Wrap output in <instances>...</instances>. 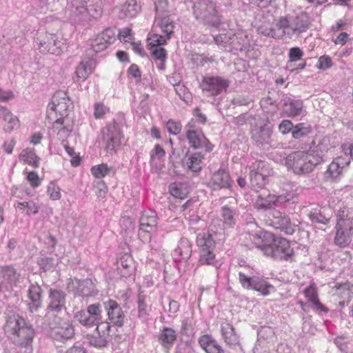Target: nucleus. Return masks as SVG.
Segmentation results:
<instances>
[{
  "instance_id": "nucleus-1",
  "label": "nucleus",
  "mask_w": 353,
  "mask_h": 353,
  "mask_svg": "<svg viewBox=\"0 0 353 353\" xmlns=\"http://www.w3.org/2000/svg\"><path fill=\"white\" fill-rule=\"evenodd\" d=\"M69 19L74 24L84 25L102 12V0H69Z\"/></svg>"
},
{
  "instance_id": "nucleus-2",
  "label": "nucleus",
  "mask_w": 353,
  "mask_h": 353,
  "mask_svg": "<svg viewBox=\"0 0 353 353\" xmlns=\"http://www.w3.org/2000/svg\"><path fill=\"white\" fill-rule=\"evenodd\" d=\"M323 161L319 155L304 151H296L290 153L285 159V165L289 170L295 174H306Z\"/></svg>"
},
{
  "instance_id": "nucleus-3",
  "label": "nucleus",
  "mask_w": 353,
  "mask_h": 353,
  "mask_svg": "<svg viewBox=\"0 0 353 353\" xmlns=\"http://www.w3.org/2000/svg\"><path fill=\"white\" fill-rule=\"evenodd\" d=\"M157 26L160 28L165 36L159 34H151L148 40V44L154 48L151 49V54L153 59L165 62L167 59V52L165 48L159 47L166 43L170 39L174 32V23L173 21L168 17L159 19L157 21Z\"/></svg>"
},
{
  "instance_id": "nucleus-4",
  "label": "nucleus",
  "mask_w": 353,
  "mask_h": 353,
  "mask_svg": "<svg viewBox=\"0 0 353 353\" xmlns=\"http://www.w3.org/2000/svg\"><path fill=\"white\" fill-rule=\"evenodd\" d=\"M334 243L342 248L348 247L353 239V214L345 207L337 212Z\"/></svg>"
},
{
  "instance_id": "nucleus-5",
  "label": "nucleus",
  "mask_w": 353,
  "mask_h": 353,
  "mask_svg": "<svg viewBox=\"0 0 353 353\" xmlns=\"http://www.w3.org/2000/svg\"><path fill=\"white\" fill-rule=\"evenodd\" d=\"M196 243L199 248L200 265H212L219 269V262L216 259L214 254L215 242L210 233H200L197 235Z\"/></svg>"
},
{
  "instance_id": "nucleus-6",
  "label": "nucleus",
  "mask_w": 353,
  "mask_h": 353,
  "mask_svg": "<svg viewBox=\"0 0 353 353\" xmlns=\"http://www.w3.org/2000/svg\"><path fill=\"white\" fill-rule=\"evenodd\" d=\"M192 8L196 19L212 26L219 25L221 21L217 14L216 6L212 1L194 0Z\"/></svg>"
},
{
  "instance_id": "nucleus-7",
  "label": "nucleus",
  "mask_w": 353,
  "mask_h": 353,
  "mask_svg": "<svg viewBox=\"0 0 353 353\" xmlns=\"http://www.w3.org/2000/svg\"><path fill=\"white\" fill-rule=\"evenodd\" d=\"M276 27L282 30L283 34L289 37L300 34L308 28L307 19L303 14L297 16L287 15L280 18Z\"/></svg>"
},
{
  "instance_id": "nucleus-8",
  "label": "nucleus",
  "mask_w": 353,
  "mask_h": 353,
  "mask_svg": "<svg viewBox=\"0 0 353 353\" xmlns=\"http://www.w3.org/2000/svg\"><path fill=\"white\" fill-rule=\"evenodd\" d=\"M72 103L67 94L63 91L57 92L52 98V102L48 107L50 110L59 113L61 117L55 120L53 123V129L59 131H68L63 126L64 119L63 117L68 114V110Z\"/></svg>"
},
{
  "instance_id": "nucleus-9",
  "label": "nucleus",
  "mask_w": 353,
  "mask_h": 353,
  "mask_svg": "<svg viewBox=\"0 0 353 353\" xmlns=\"http://www.w3.org/2000/svg\"><path fill=\"white\" fill-rule=\"evenodd\" d=\"M35 43L41 53L59 55L61 52L60 41L55 34L39 30L35 37Z\"/></svg>"
},
{
  "instance_id": "nucleus-10",
  "label": "nucleus",
  "mask_w": 353,
  "mask_h": 353,
  "mask_svg": "<svg viewBox=\"0 0 353 353\" xmlns=\"http://www.w3.org/2000/svg\"><path fill=\"white\" fill-rule=\"evenodd\" d=\"M272 239L273 243L264 248V254L276 260H288L293 254L290 242L282 237Z\"/></svg>"
},
{
  "instance_id": "nucleus-11",
  "label": "nucleus",
  "mask_w": 353,
  "mask_h": 353,
  "mask_svg": "<svg viewBox=\"0 0 353 353\" xmlns=\"http://www.w3.org/2000/svg\"><path fill=\"white\" fill-rule=\"evenodd\" d=\"M185 137L190 147L194 149L204 148L206 152H211L214 145L204 135L202 130L194 123H188L185 128Z\"/></svg>"
},
{
  "instance_id": "nucleus-12",
  "label": "nucleus",
  "mask_w": 353,
  "mask_h": 353,
  "mask_svg": "<svg viewBox=\"0 0 353 353\" xmlns=\"http://www.w3.org/2000/svg\"><path fill=\"white\" fill-rule=\"evenodd\" d=\"M19 274L11 266L0 268V298L1 294L4 298L9 296L13 288L16 286Z\"/></svg>"
},
{
  "instance_id": "nucleus-13",
  "label": "nucleus",
  "mask_w": 353,
  "mask_h": 353,
  "mask_svg": "<svg viewBox=\"0 0 353 353\" xmlns=\"http://www.w3.org/2000/svg\"><path fill=\"white\" fill-rule=\"evenodd\" d=\"M271 170L264 161H256L251 166L250 173V185L254 190L263 188L267 183Z\"/></svg>"
},
{
  "instance_id": "nucleus-14",
  "label": "nucleus",
  "mask_w": 353,
  "mask_h": 353,
  "mask_svg": "<svg viewBox=\"0 0 353 353\" xmlns=\"http://www.w3.org/2000/svg\"><path fill=\"white\" fill-rule=\"evenodd\" d=\"M158 217L155 211L149 210L142 213L139 220V236L143 241L151 239L150 234L156 231Z\"/></svg>"
},
{
  "instance_id": "nucleus-15",
  "label": "nucleus",
  "mask_w": 353,
  "mask_h": 353,
  "mask_svg": "<svg viewBox=\"0 0 353 353\" xmlns=\"http://www.w3.org/2000/svg\"><path fill=\"white\" fill-rule=\"evenodd\" d=\"M228 87V81L219 76H205L200 83V88L203 92L212 97L220 94Z\"/></svg>"
},
{
  "instance_id": "nucleus-16",
  "label": "nucleus",
  "mask_w": 353,
  "mask_h": 353,
  "mask_svg": "<svg viewBox=\"0 0 353 353\" xmlns=\"http://www.w3.org/2000/svg\"><path fill=\"white\" fill-rule=\"evenodd\" d=\"M239 279L242 287L258 291L263 296L270 294L274 290V286L266 281L256 276H248L241 272L239 273Z\"/></svg>"
},
{
  "instance_id": "nucleus-17",
  "label": "nucleus",
  "mask_w": 353,
  "mask_h": 353,
  "mask_svg": "<svg viewBox=\"0 0 353 353\" xmlns=\"http://www.w3.org/2000/svg\"><path fill=\"white\" fill-rule=\"evenodd\" d=\"M102 140L107 152L116 151L121 144V131L115 123L109 124L102 130Z\"/></svg>"
},
{
  "instance_id": "nucleus-18",
  "label": "nucleus",
  "mask_w": 353,
  "mask_h": 353,
  "mask_svg": "<svg viewBox=\"0 0 353 353\" xmlns=\"http://www.w3.org/2000/svg\"><path fill=\"white\" fill-rule=\"evenodd\" d=\"M110 323L101 322L97 327V334L87 336L88 343L97 348L106 347L111 340L110 334Z\"/></svg>"
},
{
  "instance_id": "nucleus-19",
  "label": "nucleus",
  "mask_w": 353,
  "mask_h": 353,
  "mask_svg": "<svg viewBox=\"0 0 353 353\" xmlns=\"http://www.w3.org/2000/svg\"><path fill=\"white\" fill-rule=\"evenodd\" d=\"M272 214V217L270 220L271 226L286 234L291 235L294 234L296 225L291 222L287 214L278 210H273Z\"/></svg>"
},
{
  "instance_id": "nucleus-20",
  "label": "nucleus",
  "mask_w": 353,
  "mask_h": 353,
  "mask_svg": "<svg viewBox=\"0 0 353 353\" xmlns=\"http://www.w3.org/2000/svg\"><path fill=\"white\" fill-rule=\"evenodd\" d=\"M103 304L110 323L118 327L122 326L125 319V314L120 305L112 299H109Z\"/></svg>"
},
{
  "instance_id": "nucleus-21",
  "label": "nucleus",
  "mask_w": 353,
  "mask_h": 353,
  "mask_svg": "<svg viewBox=\"0 0 353 353\" xmlns=\"http://www.w3.org/2000/svg\"><path fill=\"white\" fill-rule=\"evenodd\" d=\"M350 163V159L342 156L338 157L328 165L325 172V177L327 181L338 180L342 175L343 168Z\"/></svg>"
},
{
  "instance_id": "nucleus-22",
  "label": "nucleus",
  "mask_w": 353,
  "mask_h": 353,
  "mask_svg": "<svg viewBox=\"0 0 353 353\" xmlns=\"http://www.w3.org/2000/svg\"><path fill=\"white\" fill-rule=\"evenodd\" d=\"M204 154L200 152H186L182 161L184 168L193 172H200L203 168Z\"/></svg>"
},
{
  "instance_id": "nucleus-23",
  "label": "nucleus",
  "mask_w": 353,
  "mask_h": 353,
  "mask_svg": "<svg viewBox=\"0 0 353 353\" xmlns=\"http://www.w3.org/2000/svg\"><path fill=\"white\" fill-rule=\"evenodd\" d=\"M65 293L60 290L50 288L49 290V303L48 310L59 312L65 310Z\"/></svg>"
},
{
  "instance_id": "nucleus-24",
  "label": "nucleus",
  "mask_w": 353,
  "mask_h": 353,
  "mask_svg": "<svg viewBox=\"0 0 353 353\" xmlns=\"http://www.w3.org/2000/svg\"><path fill=\"white\" fill-rule=\"evenodd\" d=\"M34 336V329L31 325L26 323L11 338L16 345L21 347H28L31 345Z\"/></svg>"
},
{
  "instance_id": "nucleus-25",
  "label": "nucleus",
  "mask_w": 353,
  "mask_h": 353,
  "mask_svg": "<svg viewBox=\"0 0 353 353\" xmlns=\"http://www.w3.org/2000/svg\"><path fill=\"white\" fill-rule=\"evenodd\" d=\"M115 40L114 30L108 28L99 34L91 43L92 50L95 52L104 50L108 46L112 43Z\"/></svg>"
},
{
  "instance_id": "nucleus-26",
  "label": "nucleus",
  "mask_w": 353,
  "mask_h": 353,
  "mask_svg": "<svg viewBox=\"0 0 353 353\" xmlns=\"http://www.w3.org/2000/svg\"><path fill=\"white\" fill-rule=\"evenodd\" d=\"M272 238L273 235L272 233L263 230H259L254 234H248V239L252 241V242L251 243H246L245 245L250 249L254 248H259L264 252V248L269 245V243L267 242L272 240Z\"/></svg>"
},
{
  "instance_id": "nucleus-27",
  "label": "nucleus",
  "mask_w": 353,
  "mask_h": 353,
  "mask_svg": "<svg viewBox=\"0 0 353 353\" xmlns=\"http://www.w3.org/2000/svg\"><path fill=\"white\" fill-rule=\"evenodd\" d=\"M231 183L232 181L228 172L221 168L212 176L209 185L216 190L221 188H228L231 186Z\"/></svg>"
},
{
  "instance_id": "nucleus-28",
  "label": "nucleus",
  "mask_w": 353,
  "mask_h": 353,
  "mask_svg": "<svg viewBox=\"0 0 353 353\" xmlns=\"http://www.w3.org/2000/svg\"><path fill=\"white\" fill-rule=\"evenodd\" d=\"M42 290L37 283H32L28 290V298L29 299L28 310L30 312H37L41 307Z\"/></svg>"
},
{
  "instance_id": "nucleus-29",
  "label": "nucleus",
  "mask_w": 353,
  "mask_h": 353,
  "mask_svg": "<svg viewBox=\"0 0 353 353\" xmlns=\"http://www.w3.org/2000/svg\"><path fill=\"white\" fill-rule=\"evenodd\" d=\"M332 210L330 208L316 207L312 208L307 216L311 221L316 223L327 225L330 220Z\"/></svg>"
},
{
  "instance_id": "nucleus-30",
  "label": "nucleus",
  "mask_w": 353,
  "mask_h": 353,
  "mask_svg": "<svg viewBox=\"0 0 353 353\" xmlns=\"http://www.w3.org/2000/svg\"><path fill=\"white\" fill-rule=\"evenodd\" d=\"M96 67V61L90 58H84L79 63L75 70L77 81H85L92 73Z\"/></svg>"
},
{
  "instance_id": "nucleus-31",
  "label": "nucleus",
  "mask_w": 353,
  "mask_h": 353,
  "mask_svg": "<svg viewBox=\"0 0 353 353\" xmlns=\"http://www.w3.org/2000/svg\"><path fill=\"white\" fill-rule=\"evenodd\" d=\"M157 339L163 348L168 351L172 347L176 339V332L171 327H164L159 332Z\"/></svg>"
},
{
  "instance_id": "nucleus-32",
  "label": "nucleus",
  "mask_w": 353,
  "mask_h": 353,
  "mask_svg": "<svg viewBox=\"0 0 353 353\" xmlns=\"http://www.w3.org/2000/svg\"><path fill=\"white\" fill-rule=\"evenodd\" d=\"M6 318V321L4 325V330L11 336L16 334L18 330L26 323L24 319L15 313H8Z\"/></svg>"
},
{
  "instance_id": "nucleus-33",
  "label": "nucleus",
  "mask_w": 353,
  "mask_h": 353,
  "mask_svg": "<svg viewBox=\"0 0 353 353\" xmlns=\"http://www.w3.org/2000/svg\"><path fill=\"white\" fill-rule=\"evenodd\" d=\"M198 341L205 353H225L222 347L210 334L200 336Z\"/></svg>"
},
{
  "instance_id": "nucleus-34",
  "label": "nucleus",
  "mask_w": 353,
  "mask_h": 353,
  "mask_svg": "<svg viewBox=\"0 0 353 353\" xmlns=\"http://www.w3.org/2000/svg\"><path fill=\"white\" fill-rule=\"evenodd\" d=\"M192 254V245L186 238H181L177 248L174 251L175 260L186 262Z\"/></svg>"
},
{
  "instance_id": "nucleus-35",
  "label": "nucleus",
  "mask_w": 353,
  "mask_h": 353,
  "mask_svg": "<svg viewBox=\"0 0 353 353\" xmlns=\"http://www.w3.org/2000/svg\"><path fill=\"white\" fill-rule=\"evenodd\" d=\"M271 135L272 130L266 125L255 128L252 131V139L259 146L268 145Z\"/></svg>"
},
{
  "instance_id": "nucleus-36",
  "label": "nucleus",
  "mask_w": 353,
  "mask_h": 353,
  "mask_svg": "<svg viewBox=\"0 0 353 353\" xmlns=\"http://www.w3.org/2000/svg\"><path fill=\"white\" fill-rule=\"evenodd\" d=\"M221 220L224 228H234L238 219V213L235 209L223 205L220 210Z\"/></svg>"
},
{
  "instance_id": "nucleus-37",
  "label": "nucleus",
  "mask_w": 353,
  "mask_h": 353,
  "mask_svg": "<svg viewBox=\"0 0 353 353\" xmlns=\"http://www.w3.org/2000/svg\"><path fill=\"white\" fill-rule=\"evenodd\" d=\"M221 328L222 337L228 345L235 347L239 344V336L236 334L232 324L228 322H223Z\"/></svg>"
},
{
  "instance_id": "nucleus-38",
  "label": "nucleus",
  "mask_w": 353,
  "mask_h": 353,
  "mask_svg": "<svg viewBox=\"0 0 353 353\" xmlns=\"http://www.w3.org/2000/svg\"><path fill=\"white\" fill-rule=\"evenodd\" d=\"M278 197L275 195L268 194L267 195L259 194L257 196L254 207L258 210H268L276 206Z\"/></svg>"
},
{
  "instance_id": "nucleus-39",
  "label": "nucleus",
  "mask_w": 353,
  "mask_h": 353,
  "mask_svg": "<svg viewBox=\"0 0 353 353\" xmlns=\"http://www.w3.org/2000/svg\"><path fill=\"white\" fill-rule=\"evenodd\" d=\"M77 283V294L79 296L88 297L94 296L98 292L94 283L90 279L78 281Z\"/></svg>"
},
{
  "instance_id": "nucleus-40",
  "label": "nucleus",
  "mask_w": 353,
  "mask_h": 353,
  "mask_svg": "<svg viewBox=\"0 0 353 353\" xmlns=\"http://www.w3.org/2000/svg\"><path fill=\"white\" fill-rule=\"evenodd\" d=\"M140 10L141 6L137 0H128L121 6L119 17H134L139 12Z\"/></svg>"
},
{
  "instance_id": "nucleus-41",
  "label": "nucleus",
  "mask_w": 353,
  "mask_h": 353,
  "mask_svg": "<svg viewBox=\"0 0 353 353\" xmlns=\"http://www.w3.org/2000/svg\"><path fill=\"white\" fill-rule=\"evenodd\" d=\"M14 206L21 212L23 214L31 216L37 214L40 209V205L34 200L28 201H19Z\"/></svg>"
},
{
  "instance_id": "nucleus-42",
  "label": "nucleus",
  "mask_w": 353,
  "mask_h": 353,
  "mask_svg": "<svg viewBox=\"0 0 353 353\" xmlns=\"http://www.w3.org/2000/svg\"><path fill=\"white\" fill-rule=\"evenodd\" d=\"M213 39L219 46L224 47L230 46L235 50H238L240 47L239 45L235 43V41L238 39V37L232 34L230 32L225 34H220L214 37Z\"/></svg>"
},
{
  "instance_id": "nucleus-43",
  "label": "nucleus",
  "mask_w": 353,
  "mask_h": 353,
  "mask_svg": "<svg viewBox=\"0 0 353 353\" xmlns=\"http://www.w3.org/2000/svg\"><path fill=\"white\" fill-rule=\"evenodd\" d=\"M304 294L307 301L312 304V307L317 310H324L323 305L320 303L317 291L314 286L310 285L304 290Z\"/></svg>"
},
{
  "instance_id": "nucleus-44",
  "label": "nucleus",
  "mask_w": 353,
  "mask_h": 353,
  "mask_svg": "<svg viewBox=\"0 0 353 353\" xmlns=\"http://www.w3.org/2000/svg\"><path fill=\"white\" fill-rule=\"evenodd\" d=\"M146 299L145 295L139 294L137 299L138 318L142 321L148 320L150 312V307L148 306Z\"/></svg>"
},
{
  "instance_id": "nucleus-45",
  "label": "nucleus",
  "mask_w": 353,
  "mask_h": 353,
  "mask_svg": "<svg viewBox=\"0 0 353 353\" xmlns=\"http://www.w3.org/2000/svg\"><path fill=\"white\" fill-rule=\"evenodd\" d=\"M57 339H69L74 334V330L71 323L65 322L61 326L55 328L53 331Z\"/></svg>"
},
{
  "instance_id": "nucleus-46",
  "label": "nucleus",
  "mask_w": 353,
  "mask_h": 353,
  "mask_svg": "<svg viewBox=\"0 0 353 353\" xmlns=\"http://www.w3.org/2000/svg\"><path fill=\"white\" fill-rule=\"evenodd\" d=\"M19 159L28 165L37 168L39 164V158L32 149L26 148L19 155Z\"/></svg>"
},
{
  "instance_id": "nucleus-47",
  "label": "nucleus",
  "mask_w": 353,
  "mask_h": 353,
  "mask_svg": "<svg viewBox=\"0 0 353 353\" xmlns=\"http://www.w3.org/2000/svg\"><path fill=\"white\" fill-rule=\"evenodd\" d=\"M3 119L5 121L3 130L6 132H11L12 130H16L19 127V119L10 110H8Z\"/></svg>"
},
{
  "instance_id": "nucleus-48",
  "label": "nucleus",
  "mask_w": 353,
  "mask_h": 353,
  "mask_svg": "<svg viewBox=\"0 0 353 353\" xmlns=\"http://www.w3.org/2000/svg\"><path fill=\"white\" fill-rule=\"evenodd\" d=\"M120 271L123 276L127 277L134 270L132 257L128 254H124L120 259Z\"/></svg>"
},
{
  "instance_id": "nucleus-49",
  "label": "nucleus",
  "mask_w": 353,
  "mask_h": 353,
  "mask_svg": "<svg viewBox=\"0 0 353 353\" xmlns=\"http://www.w3.org/2000/svg\"><path fill=\"white\" fill-rule=\"evenodd\" d=\"M285 112L290 117H296L301 114L303 109V102L301 100H290L285 103Z\"/></svg>"
},
{
  "instance_id": "nucleus-50",
  "label": "nucleus",
  "mask_w": 353,
  "mask_h": 353,
  "mask_svg": "<svg viewBox=\"0 0 353 353\" xmlns=\"http://www.w3.org/2000/svg\"><path fill=\"white\" fill-rule=\"evenodd\" d=\"M169 191L170 194L181 199H183L188 194L187 187L181 183H174L170 185Z\"/></svg>"
},
{
  "instance_id": "nucleus-51",
  "label": "nucleus",
  "mask_w": 353,
  "mask_h": 353,
  "mask_svg": "<svg viewBox=\"0 0 353 353\" xmlns=\"http://www.w3.org/2000/svg\"><path fill=\"white\" fill-rule=\"evenodd\" d=\"M332 290H334V294H336L342 299L350 298L352 293L349 283H337L332 288Z\"/></svg>"
},
{
  "instance_id": "nucleus-52",
  "label": "nucleus",
  "mask_w": 353,
  "mask_h": 353,
  "mask_svg": "<svg viewBox=\"0 0 353 353\" xmlns=\"http://www.w3.org/2000/svg\"><path fill=\"white\" fill-rule=\"evenodd\" d=\"M192 204V202L190 200H188L187 202H185L183 206V215L185 216V219L188 220L190 225H194L200 221L199 216L196 214L195 211L192 209L190 210L189 211H187V209Z\"/></svg>"
},
{
  "instance_id": "nucleus-53",
  "label": "nucleus",
  "mask_w": 353,
  "mask_h": 353,
  "mask_svg": "<svg viewBox=\"0 0 353 353\" xmlns=\"http://www.w3.org/2000/svg\"><path fill=\"white\" fill-rule=\"evenodd\" d=\"M311 132V127L305 125L303 123H298L292 130V136L294 139H301Z\"/></svg>"
},
{
  "instance_id": "nucleus-54",
  "label": "nucleus",
  "mask_w": 353,
  "mask_h": 353,
  "mask_svg": "<svg viewBox=\"0 0 353 353\" xmlns=\"http://www.w3.org/2000/svg\"><path fill=\"white\" fill-rule=\"evenodd\" d=\"M88 315L93 319L95 325H98L101 321V310L99 304H91L87 308Z\"/></svg>"
},
{
  "instance_id": "nucleus-55",
  "label": "nucleus",
  "mask_w": 353,
  "mask_h": 353,
  "mask_svg": "<svg viewBox=\"0 0 353 353\" xmlns=\"http://www.w3.org/2000/svg\"><path fill=\"white\" fill-rule=\"evenodd\" d=\"M165 152L163 148L159 144H157L154 149L150 152V164L157 165L164 157Z\"/></svg>"
},
{
  "instance_id": "nucleus-56",
  "label": "nucleus",
  "mask_w": 353,
  "mask_h": 353,
  "mask_svg": "<svg viewBox=\"0 0 353 353\" xmlns=\"http://www.w3.org/2000/svg\"><path fill=\"white\" fill-rule=\"evenodd\" d=\"M88 314L87 311L80 310L75 314L74 318L79 323L84 326L92 327L95 325L93 319Z\"/></svg>"
},
{
  "instance_id": "nucleus-57",
  "label": "nucleus",
  "mask_w": 353,
  "mask_h": 353,
  "mask_svg": "<svg viewBox=\"0 0 353 353\" xmlns=\"http://www.w3.org/2000/svg\"><path fill=\"white\" fill-rule=\"evenodd\" d=\"M91 172L96 178L101 179L110 174V168L107 164L102 163L92 167Z\"/></svg>"
},
{
  "instance_id": "nucleus-58",
  "label": "nucleus",
  "mask_w": 353,
  "mask_h": 353,
  "mask_svg": "<svg viewBox=\"0 0 353 353\" xmlns=\"http://www.w3.org/2000/svg\"><path fill=\"white\" fill-rule=\"evenodd\" d=\"M155 8H156V12H157V16H156V19H155L156 25H157V21L159 19H163V18H165V17L170 19L168 16H165V17L161 16V14L168 11V0H156Z\"/></svg>"
},
{
  "instance_id": "nucleus-59",
  "label": "nucleus",
  "mask_w": 353,
  "mask_h": 353,
  "mask_svg": "<svg viewBox=\"0 0 353 353\" xmlns=\"http://www.w3.org/2000/svg\"><path fill=\"white\" fill-rule=\"evenodd\" d=\"M47 193L50 199L53 201L59 200L61 198L60 188L54 181L49 183L47 187Z\"/></svg>"
},
{
  "instance_id": "nucleus-60",
  "label": "nucleus",
  "mask_w": 353,
  "mask_h": 353,
  "mask_svg": "<svg viewBox=\"0 0 353 353\" xmlns=\"http://www.w3.org/2000/svg\"><path fill=\"white\" fill-rule=\"evenodd\" d=\"M109 112V108L103 103L97 102L94 105V116L96 119H101Z\"/></svg>"
},
{
  "instance_id": "nucleus-61",
  "label": "nucleus",
  "mask_w": 353,
  "mask_h": 353,
  "mask_svg": "<svg viewBox=\"0 0 353 353\" xmlns=\"http://www.w3.org/2000/svg\"><path fill=\"white\" fill-rule=\"evenodd\" d=\"M332 65V59L327 55H323L319 58L316 67L319 70H325L331 68Z\"/></svg>"
},
{
  "instance_id": "nucleus-62",
  "label": "nucleus",
  "mask_w": 353,
  "mask_h": 353,
  "mask_svg": "<svg viewBox=\"0 0 353 353\" xmlns=\"http://www.w3.org/2000/svg\"><path fill=\"white\" fill-rule=\"evenodd\" d=\"M181 124L179 121H175L172 119H170L166 123V128L170 134L176 135L181 130Z\"/></svg>"
},
{
  "instance_id": "nucleus-63",
  "label": "nucleus",
  "mask_w": 353,
  "mask_h": 353,
  "mask_svg": "<svg viewBox=\"0 0 353 353\" xmlns=\"http://www.w3.org/2000/svg\"><path fill=\"white\" fill-rule=\"evenodd\" d=\"M304 53L299 47H294L289 51V63L301 59Z\"/></svg>"
},
{
  "instance_id": "nucleus-64",
  "label": "nucleus",
  "mask_w": 353,
  "mask_h": 353,
  "mask_svg": "<svg viewBox=\"0 0 353 353\" xmlns=\"http://www.w3.org/2000/svg\"><path fill=\"white\" fill-rule=\"evenodd\" d=\"M119 39L121 41L130 42L133 40V36L132 35V29L125 27L121 29L119 32Z\"/></svg>"
}]
</instances>
